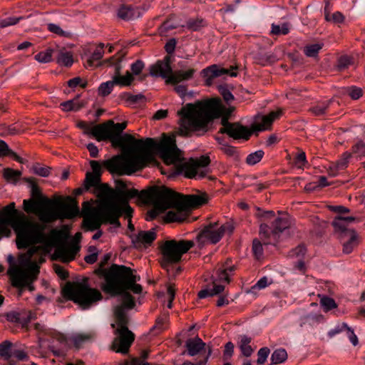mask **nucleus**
<instances>
[{
	"instance_id": "0e129e2a",
	"label": "nucleus",
	"mask_w": 365,
	"mask_h": 365,
	"mask_svg": "<svg viewBox=\"0 0 365 365\" xmlns=\"http://www.w3.org/2000/svg\"><path fill=\"white\" fill-rule=\"evenodd\" d=\"M252 250L255 255L259 257L263 254L262 244L258 239H255L252 242Z\"/></svg>"
},
{
	"instance_id": "09e8293b",
	"label": "nucleus",
	"mask_w": 365,
	"mask_h": 365,
	"mask_svg": "<svg viewBox=\"0 0 365 365\" xmlns=\"http://www.w3.org/2000/svg\"><path fill=\"white\" fill-rule=\"evenodd\" d=\"M18 133V129L12 125H7L6 124H0V136L6 137L8 135H13Z\"/></svg>"
},
{
	"instance_id": "f704fd0d",
	"label": "nucleus",
	"mask_w": 365,
	"mask_h": 365,
	"mask_svg": "<svg viewBox=\"0 0 365 365\" xmlns=\"http://www.w3.org/2000/svg\"><path fill=\"white\" fill-rule=\"evenodd\" d=\"M12 344L9 341H4L0 344V356L4 359L9 361L10 365H14V361L11 359V348Z\"/></svg>"
},
{
	"instance_id": "c03bdc74",
	"label": "nucleus",
	"mask_w": 365,
	"mask_h": 365,
	"mask_svg": "<svg viewBox=\"0 0 365 365\" xmlns=\"http://www.w3.org/2000/svg\"><path fill=\"white\" fill-rule=\"evenodd\" d=\"M179 23L177 21L175 16H172L163 21L161 24V32L163 31H168L173 29H175L178 26Z\"/></svg>"
},
{
	"instance_id": "79ce46f5",
	"label": "nucleus",
	"mask_w": 365,
	"mask_h": 365,
	"mask_svg": "<svg viewBox=\"0 0 365 365\" xmlns=\"http://www.w3.org/2000/svg\"><path fill=\"white\" fill-rule=\"evenodd\" d=\"M264 151L262 150H257L249 154L246 158V163L248 165H254L259 163L264 156Z\"/></svg>"
},
{
	"instance_id": "4d7b16f0",
	"label": "nucleus",
	"mask_w": 365,
	"mask_h": 365,
	"mask_svg": "<svg viewBox=\"0 0 365 365\" xmlns=\"http://www.w3.org/2000/svg\"><path fill=\"white\" fill-rule=\"evenodd\" d=\"M218 90L220 93L223 97L224 101L227 103H230L232 101L234 100V96L226 86H220Z\"/></svg>"
},
{
	"instance_id": "f257e3e1",
	"label": "nucleus",
	"mask_w": 365,
	"mask_h": 365,
	"mask_svg": "<svg viewBox=\"0 0 365 365\" xmlns=\"http://www.w3.org/2000/svg\"><path fill=\"white\" fill-rule=\"evenodd\" d=\"M12 228L16 235V246L19 250H28L26 255H21L17 262L9 255L7 257L9 268L8 274L11 282L13 293L20 296L25 290L31 291L32 282L39 272V267L34 264L32 257L40 251L38 245H48L49 235L45 232L46 225L27 220L24 216L12 222Z\"/></svg>"
},
{
	"instance_id": "4468645a",
	"label": "nucleus",
	"mask_w": 365,
	"mask_h": 365,
	"mask_svg": "<svg viewBox=\"0 0 365 365\" xmlns=\"http://www.w3.org/2000/svg\"><path fill=\"white\" fill-rule=\"evenodd\" d=\"M77 126L83 130L84 134L96 138L98 141H113L117 145H120L125 140V138L115 135L106 124L96 125L93 122L88 124L85 121H79ZM126 138H130V136L128 135Z\"/></svg>"
},
{
	"instance_id": "2f4dec72",
	"label": "nucleus",
	"mask_w": 365,
	"mask_h": 365,
	"mask_svg": "<svg viewBox=\"0 0 365 365\" xmlns=\"http://www.w3.org/2000/svg\"><path fill=\"white\" fill-rule=\"evenodd\" d=\"M7 155L12 157L16 161L19 162V163L24 164L26 162V160L24 158H21L16 153L11 150L9 148V145L5 141L0 140V157Z\"/></svg>"
},
{
	"instance_id": "a18cd8bd",
	"label": "nucleus",
	"mask_w": 365,
	"mask_h": 365,
	"mask_svg": "<svg viewBox=\"0 0 365 365\" xmlns=\"http://www.w3.org/2000/svg\"><path fill=\"white\" fill-rule=\"evenodd\" d=\"M345 93L350 96L351 99L357 100L362 96L363 91L361 88L351 86L345 88Z\"/></svg>"
},
{
	"instance_id": "412c9836",
	"label": "nucleus",
	"mask_w": 365,
	"mask_h": 365,
	"mask_svg": "<svg viewBox=\"0 0 365 365\" xmlns=\"http://www.w3.org/2000/svg\"><path fill=\"white\" fill-rule=\"evenodd\" d=\"M93 173H87L85 180V189L89 190L92 187L98 185L100 181V175L101 173V165L99 162L91 160L90 162Z\"/></svg>"
},
{
	"instance_id": "a211bd4d",
	"label": "nucleus",
	"mask_w": 365,
	"mask_h": 365,
	"mask_svg": "<svg viewBox=\"0 0 365 365\" xmlns=\"http://www.w3.org/2000/svg\"><path fill=\"white\" fill-rule=\"evenodd\" d=\"M237 67L231 66L230 69H226L220 68L217 65H212L202 70L203 76L205 78V82L207 85H211L213 80L223 75H229L232 77L237 76V72L234 71L237 70Z\"/></svg>"
},
{
	"instance_id": "e433bc0d",
	"label": "nucleus",
	"mask_w": 365,
	"mask_h": 365,
	"mask_svg": "<svg viewBox=\"0 0 365 365\" xmlns=\"http://www.w3.org/2000/svg\"><path fill=\"white\" fill-rule=\"evenodd\" d=\"M271 34L276 36L287 35L290 30L289 23H282L281 24H272L271 26Z\"/></svg>"
},
{
	"instance_id": "a19ab883",
	"label": "nucleus",
	"mask_w": 365,
	"mask_h": 365,
	"mask_svg": "<svg viewBox=\"0 0 365 365\" xmlns=\"http://www.w3.org/2000/svg\"><path fill=\"white\" fill-rule=\"evenodd\" d=\"M93 337V334L91 333L86 334H78L72 337V341L74 346L78 349L83 343L86 341L91 339Z\"/></svg>"
},
{
	"instance_id": "2eb2a0df",
	"label": "nucleus",
	"mask_w": 365,
	"mask_h": 365,
	"mask_svg": "<svg viewBox=\"0 0 365 365\" xmlns=\"http://www.w3.org/2000/svg\"><path fill=\"white\" fill-rule=\"evenodd\" d=\"M63 297H103L98 289L90 286L87 277L67 282L63 288Z\"/></svg>"
},
{
	"instance_id": "c85d7f7f",
	"label": "nucleus",
	"mask_w": 365,
	"mask_h": 365,
	"mask_svg": "<svg viewBox=\"0 0 365 365\" xmlns=\"http://www.w3.org/2000/svg\"><path fill=\"white\" fill-rule=\"evenodd\" d=\"M54 53L56 55L58 63L66 67L72 66L73 58L71 52L67 51L65 48H58L57 46L55 48Z\"/></svg>"
},
{
	"instance_id": "473e14b6",
	"label": "nucleus",
	"mask_w": 365,
	"mask_h": 365,
	"mask_svg": "<svg viewBox=\"0 0 365 365\" xmlns=\"http://www.w3.org/2000/svg\"><path fill=\"white\" fill-rule=\"evenodd\" d=\"M22 173L19 170H16L10 168L3 170V176L9 182L16 185L21 178Z\"/></svg>"
},
{
	"instance_id": "aec40b11",
	"label": "nucleus",
	"mask_w": 365,
	"mask_h": 365,
	"mask_svg": "<svg viewBox=\"0 0 365 365\" xmlns=\"http://www.w3.org/2000/svg\"><path fill=\"white\" fill-rule=\"evenodd\" d=\"M130 237L135 247L140 248L143 245L144 247L150 245L156 238V233L155 229L147 231L140 230L138 234L133 235Z\"/></svg>"
},
{
	"instance_id": "774afa93",
	"label": "nucleus",
	"mask_w": 365,
	"mask_h": 365,
	"mask_svg": "<svg viewBox=\"0 0 365 365\" xmlns=\"http://www.w3.org/2000/svg\"><path fill=\"white\" fill-rule=\"evenodd\" d=\"M144 63L141 60H137L133 63L130 66L132 73L134 75H138L144 68Z\"/></svg>"
},
{
	"instance_id": "37998d69",
	"label": "nucleus",
	"mask_w": 365,
	"mask_h": 365,
	"mask_svg": "<svg viewBox=\"0 0 365 365\" xmlns=\"http://www.w3.org/2000/svg\"><path fill=\"white\" fill-rule=\"evenodd\" d=\"M307 253V248L304 244H300L295 248L291 250L289 252L290 257H296L299 259H304Z\"/></svg>"
},
{
	"instance_id": "9b49d317",
	"label": "nucleus",
	"mask_w": 365,
	"mask_h": 365,
	"mask_svg": "<svg viewBox=\"0 0 365 365\" xmlns=\"http://www.w3.org/2000/svg\"><path fill=\"white\" fill-rule=\"evenodd\" d=\"M194 245L192 240L161 241V268L165 269L170 277L179 274L181 268L178 264L181 261L182 255Z\"/></svg>"
},
{
	"instance_id": "7c9ffc66",
	"label": "nucleus",
	"mask_w": 365,
	"mask_h": 365,
	"mask_svg": "<svg viewBox=\"0 0 365 365\" xmlns=\"http://www.w3.org/2000/svg\"><path fill=\"white\" fill-rule=\"evenodd\" d=\"M225 289V286L213 282L208 287L199 292L197 297H214L216 294L222 293Z\"/></svg>"
},
{
	"instance_id": "5701e85b",
	"label": "nucleus",
	"mask_w": 365,
	"mask_h": 365,
	"mask_svg": "<svg viewBox=\"0 0 365 365\" xmlns=\"http://www.w3.org/2000/svg\"><path fill=\"white\" fill-rule=\"evenodd\" d=\"M142 12L138 6L121 4L118 9V16L125 21H132L139 18Z\"/></svg>"
},
{
	"instance_id": "13d9d810",
	"label": "nucleus",
	"mask_w": 365,
	"mask_h": 365,
	"mask_svg": "<svg viewBox=\"0 0 365 365\" xmlns=\"http://www.w3.org/2000/svg\"><path fill=\"white\" fill-rule=\"evenodd\" d=\"M33 170L35 174L44 178L48 177L50 174L49 167H41L38 163L34 165Z\"/></svg>"
},
{
	"instance_id": "c756f323",
	"label": "nucleus",
	"mask_w": 365,
	"mask_h": 365,
	"mask_svg": "<svg viewBox=\"0 0 365 365\" xmlns=\"http://www.w3.org/2000/svg\"><path fill=\"white\" fill-rule=\"evenodd\" d=\"M351 157V153H344L336 163L330 168L329 175L331 176H336L337 175V172L344 170L348 166Z\"/></svg>"
},
{
	"instance_id": "6e6552de",
	"label": "nucleus",
	"mask_w": 365,
	"mask_h": 365,
	"mask_svg": "<svg viewBox=\"0 0 365 365\" xmlns=\"http://www.w3.org/2000/svg\"><path fill=\"white\" fill-rule=\"evenodd\" d=\"M24 180L29 185L31 199L24 200V210L29 213L38 214L39 219L43 223H51L57 220L73 219L80 212L77 202L73 205H63L59 210H41L40 209L41 200L48 202V200L43 197L41 191L35 180L32 178H25Z\"/></svg>"
},
{
	"instance_id": "f8f14e48",
	"label": "nucleus",
	"mask_w": 365,
	"mask_h": 365,
	"mask_svg": "<svg viewBox=\"0 0 365 365\" xmlns=\"http://www.w3.org/2000/svg\"><path fill=\"white\" fill-rule=\"evenodd\" d=\"M282 112L272 111L269 115H264L262 118V122L254 123L252 125V130L247 127L242 125L238 123H230L225 118H222V127L220 128L219 133L227 134L234 139L249 140L252 133H256L268 130L271 128L274 120L281 115Z\"/></svg>"
},
{
	"instance_id": "338daca9",
	"label": "nucleus",
	"mask_w": 365,
	"mask_h": 365,
	"mask_svg": "<svg viewBox=\"0 0 365 365\" xmlns=\"http://www.w3.org/2000/svg\"><path fill=\"white\" fill-rule=\"evenodd\" d=\"M351 64V59L347 56H342L338 59V68L339 71L346 69Z\"/></svg>"
},
{
	"instance_id": "69168bd1",
	"label": "nucleus",
	"mask_w": 365,
	"mask_h": 365,
	"mask_svg": "<svg viewBox=\"0 0 365 365\" xmlns=\"http://www.w3.org/2000/svg\"><path fill=\"white\" fill-rule=\"evenodd\" d=\"M352 150L354 153L365 156V143L362 140H359L353 145Z\"/></svg>"
},
{
	"instance_id": "423d86ee",
	"label": "nucleus",
	"mask_w": 365,
	"mask_h": 365,
	"mask_svg": "<svg viewBox=\"0 0 365 365\" xmlns=\"http://www.w3.org/2000/svg\"><path fill=\"white\" fill-rule=\"evenodd\" d=\"M102 276L101 289L110 297H133L131 293H142L143 287L137 283L140 277L130 267L113 264L109 269L102 270Z\"/></svg>"
},
{
	"instance_id": "58836bf2",
	"label": "nucleus",
	"mask_w": 365,
	"mask_h": 365,
	"mask_svg": "<svg viewBox=\"0 0 365 365\" xmlns=\"http://www.w3.org/2000/svg\"><path fill=\"white\" fill-rule=\"evenodd\" d=\"M55 52V48H48L45 51H41L37 53L34 58L40 63H48L52 61V55Z\"/></svg>"
},
{
	"instance_id": "8fccbe9b",
	"label": "nucleus",
	"mask_w": 365,
	"mask_h": 365,
	"mask_svg": "<svg viewBox=\"0 0 365 365\" xmlns=\"http://www.w3.org/2000/svg\"><path fill=\"white\" fill-rule=\"evenodd\" d=\"M48 29L49 31L56 34L60 36L69 37L71 35L70 32L63 31L58 25L55 24H48Z\"/></svg>"
},
{
	"instance_id": "680f3d73",
	"label": "nucleus",
	"mask_w": 365,
	"mask_h": 365,
	"mask_svg": "<svg viewBox=\"0 0 365 365\" xmlns=\"http://www.w3.org/2000/svg\"><path fill=\"white\" fill-rule=\"evenodd\" d=\"M268 279L266 277L261 278L254 286H252L249 291L251 294H256V291L264 289L267 286Z\"/></svg>"
},
{
	"instance_id": "7ed1b4c3",
	"label": "nucleus",
	"mask_w": 365,
	"mask_h": 365,
	"mask_svg": "<svg viewBox=\"0 0 365 365\" xmlns=\"http://www.w3.org/2000/svg\"><path fill=\"white\" fill-rule=\"evenodd\" d=\"M176 135L173 133H161V175H168L171 179L184 175L187 178L202 179L206 177L207 166L210 160L208 156L202 155L199 158H191L185 161L183 153L176 144Z\"/></svg>"
},
{
	"instance_id": "0eeeda50",
	"label": "nucleus",
	"mask_w": 365,
	"mask_h": 365,
	"mask_svg": "<svg viewBox=\"0 0 365 365\" xmlns=\"http://www.w3.org/2000/svg\"><path fill=\"white\" fill-rule=\"evenodd\" d=\"M115 182L120 205L114 207L113 210L118 215L124 213L127 217L131 216L133 210L128 205V200L134 197H136L142 205L148 208L147 220H152L160 215V187H151L139 192L134 188L128 190L127 182L123 179H118Z\"/></svg>"
},
{
	"instance_id": "6e6d98bb",
	"label": "nucleus",
	"mask_w": 365,
	"mask_h": 365,
	"mask_svg": "<svg viewBox=\"0 0 365 365\" xmlns=\"http://www.w3.org/2000/svg\"><path fill=\"white\" fill-rule=\"evenodd\" d=\"M324 292L317 293V297H329L330 295L334 294V285L331 282H326L322 287Z\"/></svg>"
},
{
	"instance_id": "de8ad7c7",
	"label": "nucleus",
	"mask_w": 365,
	"mask_h": 365,
	"mask_svg": "<svg viewBox=\"0 0 365 365\" xmlns=\"http://www.w3.org/2000/svg\"><path fill=\"white\" fill-rule=\"evenodd\" d=\"M174 90L182 99H190L193 96V92H188L186 86L183 85L174 86Z\"/></svg>"
},
{
	"instance_id": "e2e57ef3",
	"label": "nucleus",
	"mask_w": 365,
	"mask_h": 365,
	"mask_svg": "<svg viewBox=\"0 0 365 365\" xmlns=\"http://www.w3.org/2000/svg\"><path fill=\"white\" fill-rule=\"evenodd\" d=\"M79 250V247L73 245L71 247L63 250V253L66 255V259L68 261H71L75 258V256L78 252Z\"/></svg>"
},
{
	"instance_id": "f03ea898",
	"label": "nucleus",
	"mask_w": 365,
	"mask_h": 365,
	"mask_svg": "<svg viewBox=\"0 0 365 365\" xmlns=\"http://www.w3.org/2000/svg\"><path fill=\"white\" fill-rule=\"evenodd\" d=\"M105 124L115 135L123 138L130 136V138H125L120 145L110 141L115 147L124 149L128 153L126 158L111 163L114 172L120 175H130L146 166L160 168V163L157 160V157L160 156V141L149 138L138 140L130 134L122 135L127 126L125 122L114 123L113 120H109Z\"/></svg>"
},
{
	"instance_id": "864d4df0",
	"label": "nucleus",
	"mask_w": 365,
	"mask_h": 365,
	"mask_svg": "<svg viewBox=\"0 0 365 365\" xmlns=\"http://www.w3.org/2000/svg\"><path fill=\"white\" fill-rule=\"evenodd\" d=\"M60 106L64 111H76L80 108V106L74 102V100L64 101L61 103Z\"/></svg>"
},
{
	"instance_id": "5fc2aeb1",
	"label": "nucleus",
	"mask_w": 365,
	"mask_h": 365,
	"mask_svg": "<svg viewBox=\"0 0 365 365\" xmlns=\"http://www.w3.org/2000/svg\"><path fill=\"white\" fill-rule=\"evenodd\" d=\"M234 348L235 346L232 342L229 341L225 344L222 355V359L224 361H228L232 358L234 354Z\"/></svg>"
},
{
	"instance_id": "bb28decb",
	"label": "nucleus",
	"mask_w": 365,
	"mask_h": 365,
	"mask_svg": "<svg viewBox=\"0 0 365 365\" xmlns=\"http://www.w3.org/2000/svg\"><path fill=\"white\" fill-rule=\"evenodd\" d=\"M177 39L175 38H169L165 44L164 48L167 53V56L161 60L163 61V68H167L170 66L173 60L174 59L173 53L175 52Z\"/></svg>"
},
{
	"instance_id": "4be33fe9",
	"label": "nucleus",
	"mask_w": 365,
	"mask_h": 365,
	"mask_svg": "<svg viewBox=\"0 0 365 365\" xmlns=\"http://www.w3.org/2000/svg\"><path fill=\"white\" fill-rule=\"evenodd\" d=\"M103 48V43H101L96 48L91 57L86 61V67H99L103 66L104 64H108V66L114 67V65L111 63L110 61H109L110 58L103 61H101L104 53Z\"/></svg>"
},
{
	"instance_id": "b1692460",
	"label": "nucleus",
	"mask_w": 365,
	"mask_h": 365,
	"mask_svg": "<svg viewBox=\"0 0 365 365\" xmlns=\"http://www.w3.org/2000/svg\"><path fill=\"white\" fill-rule=\"evenodd\" d=\"M337 234L341 240L348 238L347 241L343 243V252L345 254L351 253L359 243L358 235L356 231H348L346 233Z\"/></svg>"
},
{
	"instance_id": "ea45409f",
	"label": "nucleus",
	"mask_w": 365,
	"mask_h": 365,
	"mask_svg": "<svg viewBox=\"0 0 365 365\" xmlns=\"http://www.w3.org/2000/svg\"><path fill=\"white\" fill-rule=\"evenodd\" d=\"M322 43H314L307 45L304 48V52L307 56L316 57L319 51L322 48Z\"/></svg>"
},
{
	"instance_id": "393cba45",
	"label": "nucleus",
	"mask_w": 365,
	"mask_h": 365,
	"mask_svg": "<svg viewBox=\"0 0 365 365\" xmlns=\"http://www.w3.org/2000/svg\"><path fill=\"white\" fill-rule=\"evenodd\" d=\"M356 220L354 217H341L336 216L331 222L332 226L336 233H346L348 231H355L353 229H349L347 225Z\"/></svg>"
},
{
	"instance_id": "dca6fc26",
	"label": "nucleus",
	"mask_w": 365,
	"mask_h": 365,
	"mask_svg": "<svg viewBox=\"0 0 365 365\" xmlns=\"http://www.w3.org/2000/svg\"><path fill=\"white\" fill-rule=\"evenodd\" d=\"M225 232V227L223 225L220 227H217L216 224L205 226L196 236L199 247L202 248L207 242L217 243L222 239Z\"/></svg>"
},
{
	"instance_id": "bf43d9fd",
	"label": "nucleus",
	"mask_w": 365,
	"mask_h": 365,
	"mask_svg": "<svg viewBox=\"0 0 365 365\" xmlns=\"http://www.w3.org/2000/svg\"><path fill=\"white\" fill-rule=\"evenodd\" d=\"M205 24L202 19H191L187 21L189 29L193 31H197L202 27L205 26Z\"/></svg>"
},
{
	"instance_id": "cd10ccee",
	"label": "nucleus",
	"mask_w": 365,
	"mask_h": 365,
	"mask_svg": "<svg viewBox=\"0 0 365 365\" xmlns=\"http://www.w3.org/2000/svg\"><path fill=\"white\" fill-rule=\"evenodd\" d=\"M101 299L102 298H58L57 303L58 305L60 306L61 304L64 303L68 300H71L81 309H86Z\"/></svg>"
},
{
	"instance_id": "6ab92c4d",
	"label": "nucleus",
	"mask_w": 365,
	"mask_h": 365,
	"mask_svg": "<svg viewBox=\"0 0 365 365\" xmlns=\"http://www.w3.org/2000/svg\"><path fill=\"white\" fill-rule=\"evenodd\" d=\"M7 321L16 323L22 328L28 330V324L31 319L33 318V314L31 311L21 309L20 311H11L5 314Z\"/></svg>"
},
{
	"instance_id": "3c124183",
	"label": "nucleus",
	"mask_w": 365,
	"mask_h": 365,
	"mask_svg": "<svg viewBox=\"0 0 365 365\" xmlns=\"http://www.w3.org/2000/svg\"><path fill=\"white\" fill-rule=\"evenodd\" d=\"M320 304L324 312H328L337 307L333 298H320Z\"/></svg>"
},
{
	"instance_id": "4c0bfd02",
	"label": "nucleus",
	"mask_w": 365,
	"mask_h": 365,
	"mask_svg": "<svg viewBox=\"0 0 365 365\" xmlns=\"http://www.w3.org/2000/svg\"><path fill=\"white\" fill-rule=\"evenodd\" d=\"M287 359V353L284 349H278L274 351L271 356L272 364H279L284 362Z\"/></svg>"
},
{
	"instance_id": "39448f33",
	"label": "nucleus",
	"mask_w": 365,
	"mask_h": 365,
	"mask_svg": "<svg viewBox=\"0 0 365 365\" xmlns=\"http://www.w3.org/2000/svg\"><path fill=\"white\" fill-rule=\"evenodd\" d=\"M179 115V133L189 135L192 132L205 133L208 125L222 114L221 101L212 99L187 103L178 111Z\"/></svg>"
},
{
	"instance_id": "49530a36",
	"label": "nucleus",
	"mask_w": 365,
	"mask_h": 365,
	"mask_svg": "<svg viewBox=\"0 0 365 365\" xmlns=\"http://www.w3.org/2000/svg\"><path fill=\"white\" fill-rule=\"evenodd\" d=\"M85 225L88 230L94 231L100 228L101 222L99 218L92 216L85 220Z\"/></svg>"
},
{
	"instance_id": "72a5a7b5",
	"label": "nucleus",
	"mask_w": 365,
	"mask_h": 365,
	"mask_svg": "<svg viewBox=\"0 0 365 365\" xmlns=\"http://www.w3.org/2000/svg\"><path fill=\"white\" fill-rule=\"evenodd\" d=\"M252 341L251 337H249L246 335H243L240 336V349L242 351V354L243 356L246 357L250 356L253 353V349L250 345V342Z\"/></svg>"
},
{
	"instance_id": "c9c22d12",
	"label": "nucleus",
	"mask_w": 365,
	"mask_h": 365,
	"mask_svg": "<svg viewBox=\"0 0 365 365\" xmlns=\"http://www.w3.org/2000/svg\"><path fill=\"white\" fill-rule=\"evenodd\" d=\"M333 102H334V99H330L329 101L322 102L314 106H312V108H310L309 110L315 115H317V116L323 115L326 113L327 109L330 106V105Z\"/></svg>"
},
{
	"instance_id": "603ef678",
	"label": "nucleus",
	"mask_w": 365,
	"mask_h": 365,
	"mask_svg": "<svg viewBox=\"0 0 365 365\" xmlns=\"http://www.w3.org/2000/svg\"><path fill=\"white\" fill-rule=\"evenodd\" d=\"M23 16L19 17H7L4 19H0V28H6L9 26L15 25L23 19Z\"/></svg>"
},
{
	"instance_id": "a878e982",
	"label": "nucleus",
	"mask_w": 365,
	"mask_h": 365,
	"mask_svg": "<svg viewBox=\"0 0 365 365\" xmlns=\"http://www.w3.org/2000/svg\"><path fill=\"white\" fill-rule=\"evenodd\" d=\"M205 345L206 344L198 336L193 339H189L185 343L187 354L191 356H194L199 354L205 349Z\"/></svg>"
},
{
	"instance_id": "ddd939ff",
	"label": "nucleus",
	"mask_w": 365,
	"mask_h": 365,
	"mask_svg": "<svg viewBox=\"0 0 365 365\" xmlns=\"http://www.w3.org/2000/svg\"><path fill=\"white\" fill-rule=\"evenodd\" d=\"M123 58V56L118 58L115 56H112L109 59V61H110V63L114 65L115 74L113 76L112 81L103 82L100 85L98 88V92L101 96H106L109 95L112 92L113 88L115 85L127 86H130L133 81L134 77L128 71H126L125 76H122L120 74V71L123 68L121 65Z\"/></svg>"
},
{
	"instance_id": "9d476101",
	"label": "nucleus",
	"mask_w": 365,
	"mask_h": 365,
	"mask_svg": "<svg viewBox=\"0 0 365 365\" xmlns=\"http://www.w3.org/2000/svg\"><path fill=\"white\" fill-rule=\"evenodd\" d=\"M255 215L260 222L259 236L264 245H276L280 235L291 225L287 215L277 217L272 210L257 208Z\"/></svg>"
},
{
	"instance_id": "f3484780",
	"label": "nucleus",
	"mask_w": 365,
	"mask_h": 365,
	"mask_svg": "<svg viewBox=\"0 0 365 365\" xmlns=\"http://www.w3.org/2000/svg\"><path fill=\"white\" fill-rule=\"evenodd\" d=\"M195 72L194 68L175 72L171 66L163 68V61H161V79H165V83L168 85L178 86V83L181 81H187L192 78Z\"/></svg>"
},
{
	"instance_id": "052dcab7",
	"label": "nucleus",
	"mask_w": 365,
	"mask_h": 365,
	"mask_svg": "<svg viewBox=\"0 0 365 365\" xmlns=\"http://www.w3.org/2000/svg\"><path fill=\"white\" fill-rule=\"evenodd\" d=\"M269 349L267 347L261 348L257 352V363L258 364H263L266 361L269 354Z\"/></svg>"
},
{
	"instance_id": "20e7f679",
	"label": "nucleus",
	"mask_w": 365,
	"mask_h": 365,
	"mask_svg": "<svg viewBox=\"0 0 365 365\" xmlns=\"http://www.w3.org/2000/svg\"><path fill=\"white\" fill-rule=\"evenodd\" d=\"M161 224L191 222L190 207H200L208 201L206 193L185 196L161 184Z\"/></svg>"
},
{
	"instance_id": "1a4fd4ad",
	"label": "nucleus",
	"mask_w": 365,
	"mask_h": 365,
	"mask_svg": "<svg viewBox=\"0 0 365 365\" xmlns=\"http://www.w3.org/2000/svg\"><path fill=\"white\" fill-rule=\"evenodd\" d=\"M135 304L133 298H123L120 304L114 309V315L118 326L115 334L118 336L113 339L111 349L116 353L128 354L135 340L134 334L128 328V318L125 314V311L133 309Z\"/></svg>"
}]
</instances>
